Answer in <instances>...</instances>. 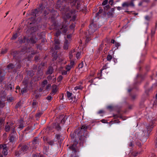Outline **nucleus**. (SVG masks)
I'll use <instances>...</instances> for the list:
<instances>
[{
    "instance_id": "obj_2",
    "label": "nucleus",
    "mask_w": 157,
    "mask_h": 157,
    "mask_svg": "<svg viewBox=\"0 0 157 157\" xmlns=\"http://www.w3.org/2000/svg\"><path fill=\"white\" fill-rule=\"evenodd\" d=\"M153 127L152 124H149L147 125L146 128V130H141L140 131L138 136L139 138H140L141 137L144 136H147L150 132L152 131Z\"/></svg>"
},
{
    "instance_id": "obj_42",
    "label": "nucleus",
    "mask_w": 157,
    "mask_h": 157,
    "mask_svg": "<svg viewBox=\"0 0 157 157\" xmlns=\"http://www.w3.org/2000/svg\"><path fill=\"white\" fill-rule=\"evenodd\" d=\"M71 36H72V34H69V35H67V38L69 39L68 40H70V41L71 39Z\"/></svg>"
},
{
    "instance_id": "obj_25",
    "label": "nucleus",
    "mask_w": 157,
    "mask_h": 157,
    "mask_svg": "<svg viewBox=\"0 0 157 157\" xmlns=\"http://www.w3.org/2000/svg\"><path fill=\"white\" fill-rule=\"evenodd\" d=\"M103 11V9H100L99 10L98 12L96 13V14L95 17H97L98 16L99 14L101 13Z\"/></svg>"
},
{
    "instance_id": "obj_17",
    "label": "nucleus",
    "mask_w": 157,
    "mask_h": 157,
    "mask_svg": "<svg viewBox=\"0 0 157 157\" xmlns=\"http://www.w3.org/2000/svg\"><path fill=\"white\" fill-rule=\"evenodd\" d=\"M32 143L34 145V146L35 147H36L37 146V144H39V143H38V141L37 140V138L34 139Z\"/></svg>"
},
{
    "instance_id": "obj_7",
    "label": "nucleus",
    "mask_w": 157,
    "mask_h": 157,
    "mask_svg": "<svg viewBox=\"0 0 157 157\" xmlns=\"http://www.w3.org/2000/svg\"><path fill=\"white\" fill-rule=\"evenodd\" d=\"M41 12V11H40V8L35 9L32 11L31 15L35 17L38 16Z\"/></svg>"
},
{
    "instance_id": "obj_33",
    "label": "nucleus",
    "mask_w": 157,
    "mask_h": 157,
    "mask_svg": "<svg viewBox=\"0 0 157 157\" xmlns=\"http://www.w3.org/2000/svg\"><path fill=\"white\" fill-rule=\"evenodd\" d=\"M24 127V125L22 124H21L19 125L18 128L20 130L22 129Z\"/></svg>"
},
{
    "instance_id": "obj_58",
    "label": "nucleus",
    "mask_w": 157,
    "mask_h": 157,
    "mask_svg": "<svg viewBox=\"0 0 157 157\" xmlns=\"http://www.w3.org/2000/svg\"><path fill=\"white\" fill-rule=\"evenodd\" d=\"M117 9L118 10H121V7L120 6L117 7Z\"/></svg>"
},
{
    "instance_id": "obj_18",
    "label": "nucleus",
    "mask_w": 157,
    "mask_h": 157,
    "mask_svg": "<svg viewBox=\"0 0 157 157\" xmlns=\"http://www.w3.org/2000/svg\"><path fill=\"white\" fill-rule=\"evenodd\" d=\"M129 6V3L128 2H124L122 4V6L123 7H128Z\"/></svg>"
},
{
    "instance_id": "obj_4",
    "label": "nucleus",
    "mask_w": 157,
    "mask_h": 157,
    "mask_svg": "<svg viewBox=\"0 0 157 157\" xmlns=\"http://www.w3.org/2000/svg\"><path fill=\"white\" fill-rule=\"evenodd\" d=\"M98 29L97 25L94 23L91 24L89 26L88 32L90 35L94 33Z\"/></svg>"
},
{
    "instance_id": "obj_55",
    "label": "nucleus",
    "mask_w": 157,
    "mask_h": 157,
    "mask_svg": "<svg viewBox=\"0 0 157 157\" xmlns=\"http://www.w3.org/2000/svg\"><path fill=\"white\" fill-rule=\"evenodd\" d=\"M116 42V41H115V40H113V39L111 41V43L114 44Z\"/></svg>"
},
{
    "instance_id": "obj_54",
    "label": "nucleus",
    "mask_w": 157,
    "mask_h": 157,
    "mask_svg": "<svg viewBox=\"0 0 157 157\" xmlns=\"http://www.w3.org/2000/svg\"><path fill=\"white\" fill-rule=\"evenodd\" d=\"M63 71L62 72V74L64 75H66L67 74V71Z\"/></svg>"
},
{
    "instance_id": "obj_30",
    "label": "nucleus",
    "mask_w": 157,
    "mask_h": 157,
    "mask_svg": "<svg viewBox=\"0 0 157 157\" xmlns=\"http://www.w3.org/2000/svg\"><path fill=\"white\" fill-rule=\"evenodd\" d=\"M17 33H15V34H14L12 37L11 38V39L12 40H15L16 39V38H17Z\"/></svg>"
},
{
    "instance_id": "obj_43",
    "label": "nucleus",
    "mask_w": 157,
    "mask_h": 157,
    "mask_svg": "<svg viewBox=\"0 0 157 157\" xmlns=\"http://www.w3.org/2000/svg\"><path fill=\"white\" fill-rule=\"evenodd\" d=\"M129 6H131L132 7H134V4L133 1H132L130 3H129Z\"/></svg>"
},
{
    "instance_id": "obj_62",
    "label": "nucleus",
    "mask_w": 157,
    "mask_h": 157,
    "mask_svg": "<svg viewBox=\"0 0 157 157\" xmlns=\"http://www.w3.org/2000/svg\"><path fill=\"white\" fill-rule=\"evenodd\" d=\"M132 142H131L129 144V146L130 147H132Z\"/></svg>"
},
{
    "instance_id": "obj_50",
    "label": "nucleus",
    "mask_w": 157,
    "mask_h": 157,
    "mask_svg": "<svg viewBox=\"0 0 157 157\" xmlns=\"http://www.w3.org/2000/svg\"><path fill=\"white\" fill-rule=\"evenodd\" d=\"M113 0H110L109 1V3L111 5H113Z\"/></svg>"
},
{
    "instance_id": "obj_35",
    "label": "nucleus",
    "mask_w": 157,
    "mask_h": 157,
    "mask_svg": "<svg viewBox=\"0 0 157 157\" xmlns=\"http://www.w3.org/2000/svg\"><path fill=\"white\" fill-rule=\"evenodd\" d=\"M51 87V85L50 84H48L46 87V89L47 90H49Z\"/></svg>"
},
{
    "instance_id": "obj_63",
    "label": "nucleus",
    "mask_w": 157,
    "mask_h": 157,
    "mask_svg": "<svg viewBox=\"0 0 157 157\" xmlns=\"http://www.w3.org/2000/svg\"><path fill=\"white\" fill-rule=\"evenodd\" d=\"M72 57V55L71 54H70L69 57L71 59Z\"/></svg>"
},
{
    "instance_id": "obj_36",
    "label": "nucleus",
    "mask_w": 157,
    "mask_h": 157,
    "mask_svg": "<svg viewBox=\"0 0 157 157\" xmlns=\"http://www.w3.org/2000/svg\"><path fill=\"white\" fill-rule=\"evenodd\" d=\"M110 8V6L109 5H106L104 7V10H107Z\"/></svg>"
},
{
    "instance_id": "obj_27",
    "label": "nucleus",
    "mask_w": 157,
    "mask_h": 157,
    "mask_svg": "<svg viewBox=\"0 0 157 157\" xmlns=\"http://www.w3.org/2000/svg\"><path fill=\"white\" fill-rule=\"evenodd\" d=\"M55 44L57 45H59L60 42L58 39L55 38L54 40Z\"/></svg>"
},
{
    "instance_id": "obj_57",
    "label": "nucleus",
    "mask_w": 157,
    "mask_h": 157,
    "mask_svg": "<svg viewBox=\"0 0 157 157\" xmlns=\"http://www.w3.org/2000/svg\"><path fill=\"white\" fill-rule=\"evenodd\" d=\"M136 144L139 147H140L141 146V144L140 142L137 143Z\"/></svg>"
},
{
    "instance_id": "obj_61",
    "label": "nucleus",
    "mask_w": 157,
    "mask_h": 157,
    "mask_svg": "<svg viewBox=\"0 0 157 157\" xmlns=\"http://www.w3.org/2000/svg\"><path fill=\"white\" fill-rule=\"evenodd\" d=\"M35 59L36 60H38V56H36L35 57Z\"/></svg>"
},
{
    "instance_id": "obj_32",
    "label": "nucleus",
    "mask_w": 157,
    "mask_h": 157,
    "mask_svg": "<svg viewBox=\"0 0 157 157\" xmlns=\"http://www.w3.org/2000/svg\"><path fill=\"white\" fill-rule=\"evenodd\" d=\"M151 18V17H150L148 16V15L146 16L145 17V19L146 21H150V20Z\"/></svg>"
},
{
    "instance_id": "obj_8",
    "label": "nucleus",
    "mask_w": 157,
    "mask_h": 157,
    "mask_svg": "<svg viewBox=\"0 0 157 157\" xmlns=\"http://www.w3.org/2000/svg\"><path fill=\"white\" fill-rule=\"evenodd\" d=\"M52 90L50 94L53 96L56 94L58 90V88L56 85H52Z\"/></svg>"
},
{
    "instance_id": "obj_3",
    "label": "nucleus",
    "mask_w": 157,
    "mask_h": 157,
    "mask_svg": "<svg viewBox=\"0 0 157 157\" xmlns=\"http://www.w3.org/2000/svg\"><path fill=\"white\" fill-rule=\"evenodd\" d=\"M28 147L26 145H24L22 147L19 151H17L15 152V155L19 157L20 155L24 154L28 149Z\"/></svg>"
},
{
    "instance_id": "obj_64",
    "label": "nucleus",
    "mask_w": 157,
    "mask_h": 157,
    "mask_svg": "<svg viewBox=\"0 0 157 157\" xmlns=\"http://www.w3.org/2000/svg\"><path fill=\"white\" fill-rule=\"evenodd\" d=\"M59 137H60V136H59V135H57V138L58 139H59Z\"/></svg>"
},
{
    "instance_id": "obj_51",
    "label": "nucleus",
    "mask_w": 157,
    "mask_h": 157,
    "mask_svg": "<svg viewBox=\"0 0 157 157\" xmlns=\"http://www.w3.org/2000/svg\"><path fill=\"white\" fill-rule=\"evenodd\" d=\"M74 64V61H71V62L70 66H72V67Z\"/></svg>"
},
{
    "instance_id": "obj_28",
    "label": "nucleus",
    "mask_w": 157,
    "mask_h": 157,
    "mask_svg": "<svg viewBox=\"0 0 157 157\" xmlns=\"http://www.w3.org/2000/svg\"><path fill=\"white\" fill-rule=\"evenodd\" d=\"M112 59V56L110 55H108L107 57V60L109 61H110Z\"/></svg>"
},
{
    "instance_id": "obj_49",
    "label": "nucleus",
    "mask_w": 157,
    "mask_h": 157,
    "mask_svg": "<svg viewBox=\"0 0 157 157\" xmlns=\"http://www.w3.org/2000/svg\"><path fill=\"white\" fill-rule=\"evenodd\" d=\"M47 78L48 80H50L52 79V76L51 75H49L47 77Z\"/></svg>"
},
{
    "instance_id": "obj_60",
    "label": "nucleus",
    "mask_w": 157,
    "mask_h": 157,
    "mask_svg": "<svg viewBox=\"0 0 157 157\" xmlns=\"http://www.w3.org/2000/svg\"><path fill=\"white\" fill-rule=\"evenodd\" d=\"M56 78H54L53 79L52 82H55L56 81Z\"/></svg>"
},
{
    "instance_id": "obj_29",
    "label": "nucleus",
    "mask_w": 157,
    "mask_h": 157,
    "mask_svg": "<svg viewBox=\"0 0 157 157\" xmlns=\"http://www.w3.org/2000/svg\"><path fill=\"white\" fill-rule=\"evenodd\" d=\"M67 118H66L65 117H64L61 120V123H62L63 124H64Z\"/></svg>"
},
{
    "instance_id": "obj_46",
    "label": "nucleus",
    "mask_w": 157,
    "mask_h": 157,
    "mask_svg": "<svg viewBox=\"0 0 157 157\" xmlns=\"http://www.w3.org/2000/svg\"><path fill=\"white\" fill-rule=\"evenodd\" d=\"M83 67V63H81L79 64V65H78V67L79 68H82Z\"/></svg>"
},
{
    "instance_id": "obj_9",
    "label": "nucleus",
    "mask_w": 157,
    "mask_h": 157,
    "mask_svg": "<svg viewBox=\"0 0 157 157\" xmlns=\"http://www.w3.org/2000/svg\"><path fill=\"white\" fill-rule=\"evenodd\" d=\"M64 38L65 39V41L64 43L63 48L65 50H67L68 49L70 45V40H68L66 39L65 36Z\"/></svg>"
},
{
    "instance_id": "obj_39",
    "label": "nucleus",
    "mask_w": 157,
    "mask_h": 157,
    "mask_svg": "<svg viewBox=\"0 0 157 157\" xmlns=\"http://www.w3.org/2000/svg\"><path fill=\"white\" fill-rule=\"evenodd\" d=\"M87 128V126L84 125H83L81 127V129H83L84 131L86 130Z\"/></svg>"
},
{
    "instance_id": "obj_11",
    "label": "nucleus",
    "mask_w": 157,
    "mask_h": 157,
    "mask_svg": "<svg viewBox=\"0 0 157 157\" xmlns=\"http://www.w3.org/2000/svg\"><path fill=\"white\" fill-rule=\"evenodd\" d=\"M60 2L59 1L57 2L56 5V8L57 9H59V10L62 11H65V8L63 7H61V6L59 5Z\"/></svg>"
},
{
    "instance_id": "obj_24",
    "label": "nucleus",
    "mask_w": 157,
    "mask_h": 157,
    "mask_svg": "<svg viewBox=\"0 0 157 157\" xmlns=\"http://www.w3.org/2000/svg\"><path fill=\"white\" fill-rule=\"evenodd\" d=\"M10 127L9 125H6L5 127V130L6 132L9 131L10 129Z\"/></svg>"
},
{
    "instance_id": "obj_5",
    "label": "nucleus",
    "mask_w": 157,
    "mask_h": 157,
    "mask_svg": "<svg viewBox=\"0 0 157 157\" xmlns=\"http://www.w3.org/2000/svg\"><path fill=\"white\" fill-rule=\"evenodd\" d=\"M67 25H63L62 28L61 29L60 31H58L56 34V36L58 37L60 34V33H62L64 34H65L67 31V28L66 27Z\"/></svg>"
},
{
    "instance_id": "obj_26",
    "label": "nucleus",
    "mask_w": 157,
    "mask_h": 157,
    "mask_svg": "<svg viewBox=\"0 0 157 157\" xmlns=\"http://www.w3.org/2000/svg\"><path fill=\"white\" fill-rule=\"evenodd\" d=\"M4 100H3L2 101H0V108H2L5 106V103L3 102Z\"/></svg>"
},
{
    "instance_id": "obj_1",
    "label": "nucleus",
    "mask_w": 157,
    "mask_h": 157,
    "mask_svg": "<svg viewBox=\"0 0 157 157\" xmlns=\"http://www.w3.org/2000/svg\"><path fill=\"white\" fill-rule=\"evenodd\" d=\"M78 144V141L77 140H74L73 141V144L69 147L70 149L72 151L73 154L71 155L70 157H78V149L77 146Z\"/></svg>"
},
{
    "instance_id": "obj_16",
    "label": "nucleus",
    "mask_w": 157,
    "mask_h": 157,
    "mask_svg": "<svg viewBox=\"0 0 157 157\" xmlns=\"http://www.w3.org/2000/svg\"><path fill=\"white\" fill-rule=\"evenodd\" d=\"M54 126L58 130H59L61 129V127L58 123H55Z\"/></svg>"
},
{
    "instance_id": "obj_53",
    "label": "nucleus",
    "mask_w": 157,
    "mask_h": 157,
    "mask_svg": "<svg viewBox=\"0 0 157 157\" xmlns=\"http://www.w3.org/2000/svg\"><path fill=\"white\" fill-rule=\"evenodd\" d=\"M42 114V113H37V114H36V116L37 117H39Z\"/></svg>"
},
{
    "instance_id": "obj_20",
    "label": "nucleus",
    "mask_w": 157,
    "mask_h": 157,
    "mask_svg": "<svg viewBox=\"0 0 157 157\" xmlns=\"http://www.w3.org/2000/svg\"><path fill=\"white\" fill-rule=\"evenodd\" d=\"M120 44L117 42H116L115 44V47H114V50H116L118 48V47L120 46Z\"/></svg>"
},
{
    "instance_id": "obj_14",
    "label": "nucleus",
    "mask_w": 157,
    "mask_h": 157,
    "mask_svg": "<svg viewBox=\"0 0 157 157\" xmlns=\"http://www.w3.org/2000/svg\"><path fill=\"white\" fill-rule=\"evenodd\" d=\"M53 72V70L52 67H49L48 68V71L46 72L47 74H51Z\"/></svg>"
},
{
    "instance_id": "obj_45",
    "label": "nucleus",
    "mask_w": 157,
    "mask_h": 157,
    "mask_svg": "<svg viewBox=\"0 0 157 157\" xmlns=\"http://www.w3.org/2000/svg\"><path fill=\"white\" fill-rule=\"evenodd\" d=\"M7 51V49H2L1 51V52L2 54H4L5 53H6Z\"/></svg>"
},
{
    "instance_id": "obj_15",
    "label": "nucleus",
    "mask_w": 157,
    "mask_h": 157,
    "mask_svg": "<svg viewBox=\"0 0 157 157\" xmlns=\"http://www.w3.org/2000/svg\"><path fill=\"white\" fill-rule=\"evenodd\" d=\"M38 103L36 101L33 100L32 103V106L34 108H36L37 106Z\"/></svg>"
},
{
    "instance_id": "obj_10",
    "label": "nucleus",
    "mask_w": 157,
    "mask_h": 157,
    "mask_svg": "<svg viewBox=\"0 0 157 157\" xmlns=\"http://www.w3.org/2000/svg\"><path fill=\"white\" fill-rule=\"evenodd\" d=\"M67 97L68 98V99L69 100H71V102L74 103V102H76L77 101V99L75 97H74V98H72V93H70L69 92L67 91Z\"/></svg>"
},
{
    "instance_id": "obj_31",
    "label": "nucleus",
    "mask_w": 157,
    "mask_h": 157,
    "mask_svg": "<svg viewBox=\"0 0 157 157\" xmlns=\"http://www.w3.org/2000/svg\"><path fill=\"white\" fill-rule=\"evenodd\" d=\"M9 140L10 142H12L14 141V137L13 136H10L9 137Z\"/></svg>"
},
{
    "instance_id": "obj_44",
    "label": "nucleus",
    "mask_w": 157,
    "mask_h": 157,
    "mask_svg": "<svg viewBox=\"0 0 157 157\" xmlns=\"http://www.w3.org/2000/svg\"><path fill=\"white\" fill-rule=\"evenodd\" d=\"M21 93L22 94H23L24 93H25L26 92V89L25 88H23L21 90Z\"/></svg>"
},
{
    "instance_id": "obj_59",
    "label": "nucleus",
    "mask_w": 157,
    "mask_h": 157,
    "mask_svg": "<svg viewBox=\"0 0 157 157\" xmlns=\"http://www.w3.org/2000/svg\"><path fill=\"white\" fill-rule=\"evenodd\" d=\"M70 17V15L68 14V13H67L66 17L67 18H68L69 17Z\"/></svg>"
},
{
    "instance_id": "obj_21",
    "label": "nucleus",
    "mask_w": 157,
    "mask_h": 157,
    "mask_svg": "<svg viewBox=\"0 0 157 157\" xmlns=\"http://www.w3.org/2000/svg\"><path fill=\"white\" fill-rule=\"evenodd\" d=\"M75 26V23H72L69 26V29L71 30L74 29Z\"/></svg>"
},
{
    "instance_id": "obj_56",
    "label": "nucleus",
    "mask_w": 157,
    "mask_h": 157,
    "mask_svg": "<svg viewBox=\"0 0 157 157\" xmlns=\"http://www.w3.org/2000/svg\"><path fill=\"white\" fill-rule=\"evenodd\" d=\"M104 111L103 110H100L98 111V113L99 114H101V113H104Z\"/></svg>"
},
{
    "instance_id": "obj_22",
    "label": "nucleus",
    "mask_w": 157,
    "mask_h": 157,
    "mask_svg": "<svg viewBox=\"0 0 157 157\" xmlns=\"http://www.w3.org/2000/svg\"><path fill=\"white\" fill-rule=\"evenodd\" d=\"M82 88V87L81 86H76L74 88V90H81Z\"/></svg>"
},
{
    "instance_id": "obj_19",
    "label": "nucleus",
    "mask_w": 157,
    "mask_h": 157,
    "mask_svg": "<svg viewBox=\"0 0 157 157\" xmlns=\"http://www.w3.org/2000/svg\"><path fill=\"white\" fill-rule=\"evenodd\" d=\"M36 40L37 39L34 37L31 38L30 40L31 42L33 44L35 43L36 42Z\"/></svg>"
},
{
    "instance_id": "obj_40",
    "label": "nucleus",
    "mask_w": 157,
    "mask_h": 157,
    "mask_svg": "<svg viewBox=\"0 0 157 157\" xmlns=\"http://www.w3.org/2000/svg\"><path fill=\"white\" fill-rule=\"evenodd\" d=\"M72 67V66L69 65L67 66V67H66V69H67V71H68L70 70Z\"/></svg>"
},
{
    "instance_id": "obj_6",
    "label": "nucleus",
    "mask_w": 157,
    "mask_h": 157,
    "mask_svg": "<svg viewBox=\"0 0 157 157\" xmlns=\"http://www.w3.org/2000/svg\"><path fill=\"white\" fill-rule=\"evenodd\" d=\"M0 148L2 149L3 154L6 155L8 154V148L6 144H0Z\"/></svg>"
},
{
    "instance_id": "obj_37",
    "label": "nucleus",
    "mask_w": 157,
    "mask_h": 157,
    "mask_svg": "<svg viewBox=\"0 0 157 157\" xmlns=\"http://www.w3.org/2000/svg\"><path fill=\"white\" fill-rule=\"evenodd\" d=\"M52 97L50 95L48 96L47 98L46 99L49 101H51L52 99Z\"/></svg>"
},
{
    "instance_id": "obj_52",
    "label": "nucleus",
    "mask_w": 157,
    "mask_h": 157,
    "mask_svg": "<svg viewBox=\"0 0 157 157\" xmlns=\"http://www.w3.org/2000/svg\"><path fill=\"white\" fill-rule=\"evenodd\" d=\"M63 17L64 18V19H65V21L64 22L66 24H69V23L68 21H66V17H64V16Z\"/></svg>"
},
{
    "instance_id": "obj_47",
    "label": "nucleus",
    "mask_w": 157,
    "mask_h": 157,
    "mask_svg": "<svg viewBox=\"0 0 157 157\" xmlns=\"http://www.w3.org/2000/svg\"><path fill=\"white\" fill-rule=\"evenodd\" d=\"M62 78H63L62 76L61 75H60L58 78V80L59 81H60L62 79Z\"/></svg>"
},
{
    "instance_id": "obj_12",
    "label": "nucleus",
    "mask_w": 157,
    "mask_h": 157,
    "mask_svg": "<svg viewBox=\"0 0 157 157\" xmlns=\"http://www.w3.org/2000/svg\"><path fill=\"white\" fill-rule=\"evenodd\" d=\"M59 45H55L54 49L52 48V49H51V52H53L52 53L53 54H56L57 52H56V51H55L54 52H53V51H54V50H55L56 51L57 50H59Z\"/></svg>"
},
{
    "instance_id": "obj_34",
    "label": "nucleus",
    "mask_w": 157,
    "mask_h": 157,
    "mask_svg": "<svg viewBox=\"0 0 157 157\" xmlns=\"http://www.w3.org/2000/svg\"><path fill=\"white\" fill-rule=\"evenodd\" d=\"M81 55V52H78L76 55V58L78 59L80 57V56Z\"/></svg>"
},
{
    "instance_id": "obj_38",
    "label": "nucleus",
    "mask_w": 157,
    "mask_h": 157,
    "mask_svg": "<svg viewBox=\"0 0 157 157\" xmlns=\"http://www.w3.org/2000/svg\"><path fill=\"white\" fill-rule=\"evenodd\" d=\"M108 0H105L102 3V6H105L108 3Z\"/></svg>"
},
{
    "instance_id": "obj_23",
    "label": "nucleus",
    "mask_w": 157,
    "mask_h": 157,
    "mask_svg": "<svg viewBox=\"0 0 157 157\" xmlns=\"http://www.w3.org/2000/svg\"><path fill=\"white\" fill-rule=\"evenodd\" d=\"M48 81L47 80H44L42 83V85L43 87H44L47 84Z\"/></svg>"
},
{
    "instance_id": "obj_48",
    "label": "nucleus",
    "mask_w": 157,
    "mask_h": 157,
    "mask_svg": "<svg viewBox=\"0 0 157 157\" xmlns=\"http://www.w3.org/2000/svg\"><path fill=\"white\" fill-rule=\"evenodd\" d=\"M44 149L46 152H47L49 150V147H44Z\"/></svg>"
},
{
    "instance_id": "obj_41",
    "label": "nucleus",
    "mask_w": 157,
    "mask_h": 157,
    "mask_svg": "<svg viewBox=\"0 0 157 157\" xmlns=\"http://www.w3.org/2000/svg\"><path fill=\"white\" fill-rule=\"evenodd\" d=\"M81 5L80 4H78V3L77 2V9L78 10H81Z\"/></svg>"
},
{
    "instance_id": "obj_13",
    "label": "nucleus",
    "mask_w": 157,
    "mask_h": 157,
    "mask_svg": "<svg viewBox=\"0 0 157 157\" xmlns=\"http://www.w3.org/2000/svg\"><path fill=\"white\" fill-rule=\"evenodd\" d=\"M14 67V64L12 63H10L7 66V69L9 71V70H11Z\"/></svg>"
}]
</instances>
